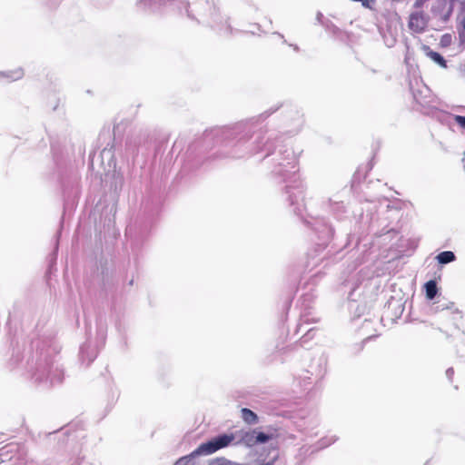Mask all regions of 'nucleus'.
<instances>
[{
    "label": "nucleus",
    "instance_id": "1",
    "mask_svg": "<svg viewBox=\"0 0 465 465\" xmlns=\"http://www.w3.org/2000/svg\"><path fill=\"white\" fill-rule=\"evenodd\" d=\"M428 25V17L423 12H415L410 15L409 27L415 33H421Z\"/></svg>",
    "mask_w": 465,
    "mask_h": 465
},
{
    "label": "nucleus",
    "instance_id": "2",
    "mask_svg": "<svg viewBox=\"0 0 465 465\" xmlns=\"http://www.w3.org/2000/svg\"><path fill=\"white\" fill-rule=\"evenodd\" d=\"M60 376L61 375L57 370H55V373L53 374L52 367L48 366L47 369L45 368L43 370H37V371L35 374V381H49V382L51 384H54L56 382L61 381Z\"/></svg>",
    "mask_w": 465,
    "mask_h": 465
},
{
    "label": "nucleus",
    "instance_id": "3",
    "mask_svg": "<svg viewBox=\"0 0 465 465\" xmlns=\"http://www.w3.org/2000/svg\"><path fill=\"white\" fill-rule=\"evenodd\" d=\"M279 166L281 168L275 171V173L278 175L284 176L285 175L284 173H291V174H295L297 170H298L297 169V160H296V157L293 155L292 158L289 159V161L286 163H280Z\"/></svg>",
    "mask_w": 465,
    "mask_h": 465
},
{
    "label": "nucleus",
    "instance_id": "4",
    "mask_svg": "<svg viewBox=\"0 0 465 465\" xmlns=\"http://www.w3.org/2000/svg\"><path fill=\"white\" fill-rule=\"evenodd\" d=\"M159 5H163L171 11H181L182 8L188 12V5L183 0H157Z\"/></svg>",
    "mask_w": 465,
    "mask_h": 465
},
{
    "label": "nucleus",
    "instance_id": "5",
    "mask_svg": "<svg viewBox=\"0 0 465 465\" xmlns=\"http://www.w3.org/2000/svg\"><path fill=\"white\" fill-rule=\"evenodd\" d=\"M456 259V256L454 254L453 252H450V251H444V252H440L437 256H436V260L438 261L439 263L440 264H447V263H450L451 262H454Z\"/></svg>",
    "mask_w": 465,
    "mask_h": 465
},
{
    "label": "nucleus",
    "instance_id": "6",
    "mask_svg": "<svg viewBox=\"0 0 465 465\" xmlns=\"http://www.w3.org/2000/svg\"><path fill=\"white\" fill-rule=\"evenodd\" d=\"M242 420L248 424H255L258 421L257 415L251 410L243 408L241 411Z\"/></svg>",
    "mask_w": 465,
    "mask_h": 465
},
{
    "label": "nucleus",
    "instance_id": "7",
    "mask_svg": "<svg viewBox=\"0 0 465 465\" xmlns=\"http://www.w3.org/2000/svg\"><path fill=\"white\" fill-rule=\"evenodd\" d=\"M426 297L429 300L435 298L438 292L437 284L434 281H429L425 283Z\"/></svg>",
    "mask_w": 465,
    "mask_h": 465
},
{
    "label": "nucleus",
    "instance_id": "8",
    "mask_svg": "<svg viewBox=\"0 0 465 465\" xmlns=\"http://www.w3.org/2000/svg\"><path fill=\"white\" fill-rule=\"evenodd\" d=\"M427 55L433 61L435 62L436 64H438L440 66L443 67V68H446L447 67V64H446V61L445 59L443 58V56L437 53V52H434V51H429L427 53Z\"/></svg>",
    "mask_w": 465,
    "mask_h": 465
},
{
    "label": "nucleus",
    "instance_id": "9",
    "mask_svg": "<svg viewBox=\"0 0 465 465\" xmlns=\"http://www.w3.org/2000/svg\"><path fill=\"white\" fill-rule=\"evenodd\" d=\"M101 158H102V161L104 162V159H108V167L111 168H114L115 167V161L114 159V153H113V151L112 149H107V148H104L102 152H101Z\"/></svg>",
    "mask_w": 465,
    "mask_h": 465
},
{
    "label": "nucleus",
    "instance_id": "10",
    "mask_svg": "<svg viewBox=\"0 0 465 465\" xmlns=\"http://www.w3.org/2000/svg\"><path fill=\"white\" fill-rule=\"evenodd\" d=\"M0 76L10 79L12 81L18 80L23 76V71L21 69H17L15 71L10 72H0Z\"/></svg>",
    "mask_w": 465,
    "mask_h": 465
},
{
    "label": "nucleus",
    "instance_id": "11",
    "mask_svg": "<svg viewBox=\"0 0 465 465\" xmlns=\"http://www.w3.org/2000/svg\"><path fill=\"white\" fill-rule=\"evenodd\" d=\"M256 430H252V431H248V432H245L242 437V440L248 446H252V445H255L257 444V441H256Z\"/></svg>",
    "mask_w": 465,
    "mask_h": 465
},
{
    "label": "nucleus",
    "instance_id": "12",
    "mask_svg": "<svg viewBox=\"0 0 465 465\" xmlns=\"http://www.w3.org/2000/svg\"><path fill=\"white\" fill-rule=\"evenodd\" d=\"M88 350H89V346H86V345L83 346L81 348V357L83 359H84V357L86 355V357L88 359V362H91V361H94V359L95 358L96 354L94 351L89 354Z\"/></svg>",
    "mask_w": 465,
    "mask_h": 465
},
{
    "label": "nucleus",
    "instance_id": "13",
    "mask_svg": "<svg viewBox=\"0 0 465 465\" xmlns=\"http://www.w3.org/2000/svg\"><path fill=\"white\" fill-rule=\"evenodd\" d=\"M255 438H256L257 443H265V442H267L272 438V436L268 435L266 433H263V432H257L256 431Z\"/></svg>",
    "mask_w": 465,
    "mask_h": 465
},
{
    "label": "nucleus",
    "instance_id": "14",
    "mask_svg": "<svg viewBox=\"0 0 465 465\" xmlns=\"http://www.w3.org/2000/svg\"><path fill=\"white\" fill-rule=\"evenodd\" d=\"M336 438L334 436L326 437L320 440V448H325L331 445V443L335 442Z\"/></svg>",
    "mask_w": 465,
    "mask_h": 465
},
{
    "label": "nucleus",
    "instance_id": "15",
    "mask_svg": "<svg viewBox=\"0 0 465 465\" xmlns=\"http://www.w3.org/2000/svg\"><path fill=\"white\" fill-rule=\"evenodd\" d=\"M269 464H270V462H266L265 460H260L257 463L252 464V465H269ZM222 465H251V464H242V463H237V462L231 461V460H226Z\"/></svg>",
    "mask_w": 465,
    "mask_h": 465
},
{
    "label": "nucleus",
    "instance_id": "16",
    "mask_svg": "<svg viewBox=\"0 0 465 465\" xmlns=\"http://www.w3.org/2000/svg\"><path fill=\"white\" fill-rule=\"evenodd\" d=\"M455 122L463 129H465V116L454 115Z\"/></svg>",
    "mask_w": 465,
    "mask_h": 465
},
{
    "label": "nucleus",
    "instance_id": "17",
    "mask_svg": "<svg viewBox=\"0 0 465 465\" xmlns=\"http://www.w3.org/2000/svg\"><path fill=\"white\" fill-rule=\"evenodd\" d=\"M429 0H416L415 3H414V7L415 8H420L422 7L425 3H427Z\"/></svg>",
    "mask_w": 465,
    "mask_h": 465
},
{
    "label": "nucleus",
    "instance_id": "18",
    "mask_svg": "<svg viewBox=\"0 0 465 465\" xmlns=\"http://www.w3.org/2000/svg\"><path fill=\"white\" fill-rule=\"evenodd\" d=\"M453 373H454V371H453V369H452V368H449V369L446 371V375H447V377L449 378V380H451Z\"/></svg>",
    "mask_w": 465,
    "mask_h": 465
},
{
    "label": "nucleus",
    "instance_id": "19",
    "mask_svg": "<svg viewBox=\"0 0 465 465\" xmlns=\"http://www.w3.org/2000/svg\"><path fill=\"white\" fill-rule=\"evenodd\" d=\"M322 17H323V15L321 12H318L316 18L319 23H322Z\"/></svg>",
    "mask_w": 465,
    "mask_h": 465
},
{
    "label": "nucleus",
    "instance_id": "20",
    "mask_svg": "<svg viewBox=\"0 0 465 465\" xmlns=\"http://www.w3.org/2000/svg\"><path fill=\"white\" fill-rule=\"evenodd\" d=\"M460 25H461V28H462L463 32H465V15L461 18Z\"/></svg>",
    "mask_w": 465,
    "mask_h": 465
},
{
    "label": "nucleus",
    "instance_id": "21",
    "mask_svg": "<svg viewBox=\"0 0 465 465\" xmlns=\"http://www.w3.org/2000/svg\"><path fill=\"white\" fill-rule=\"evenodd\" d=\"M290 201H291V203L293 204L297 201V199L293 200L292 198V195H290Z\"/></svg>",
    "mask_w": 465,
    "mask_h": 465
}]
</instances>
